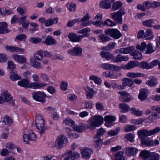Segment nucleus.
Here are the masks:
<instances>
[{"instance_id":"1","label":"nucleus","mask_w":160,"mask_h":160,"mask_svg":"<svg viewBox=\"0 0 160 160\" xmlns=\"http://www.w3.org/2000/svg\"><path fill=\"white\" fill-rule=\"evenodd\" d=\"M100 55L103 58H105L107 60L111 59L113 62H121L123 61H127L128 60V57L118 54L116 57H113V54L107 52L102 51Z\"/></svg>"},{"instance_id":"2","label":"nucleus","mask_w":160,"mask_h":160,"mask_svg":"<svg viewBox=\"0 0 160 160\" xmlns=\"http://www.w3.org/2000/svg\"><path fill=\"white\" fill-rule=\"evenodd\" d=\"M103 118L100 116H94L92 117L89 122V125L87 126V128H90L92 130L95 129V128L100 126L103 123Z\"/></svg>"},{"instance_id":"3","label":"nucleus","mask_w":160,"mask_h":160,"mask_svg":"<svg viewBox=\"0 0 160 160\" xmlns=\"http://www.w3.org/2000/svg\"><path fill=\"white\" fill-rule=\"evenodd\" d=\"M160 132V128L157 127L153 129L150 130H140L138 131L137 133L139 138H141L142 140L147 136H150L156 134Z\"/></svg>"},{"instance_id":"4","label":"nucleus","mask_w":160,"mask_h":160,"mask_svg":"<svg viewBox=\"0 0 160 160\" xmlns=\"http://www.w3.org/2000/svg\"><path fill=\"white\" fill-rule=\"evenodd\" d=\"M35 125L37 129L40 130V134L41 136L45 132V121L42 116L38 114L36 116Z\"/></svg>"},{"instance_id":"5","label":"nucleus","mask_w":160,"mask_h":160,"mask_svg":"<svg viewBox=\"0 0 160 160\" xmlns=\"http://www.w3.org/2000/svg\"><path fill=\"white\" fill-rule=\"evenodd\" d=\"M68 142V138L64 135H60L58 136L55 141L54 147L58 149H60Z\"/></svg>"},{"instance_id":"6","label":"nucleus","mask_w":160,"mask_h":160,"mask_svg":"<svg viewBox=\"0 0 160 160\" xmlns=\"http://www.w3.org/2000/svg\"><path fill=\"white\" fill-rule=\"evenodd\" d=\"M12 97L11 95L7 91H4L0 97V104L3 102H10L9 104L11 106H13L15 104V102L12 99Z\"/></svg>"},{"instance_id":"7","label":"nucleus","mask_w":160,"mask_h":160,"mask_svg":"<svg viewBox=\"0 0 160 160\" xmlns=\"http://www.w3.org/2000/svg\"><path fill=\"white\" fill-rule=\"evenodd\" d=\"M125 14L124 9H120L117 12L110 13V16L116 22L121 24L122 22V16Z\"/></svg>"},{"instance_id":"8","label":"nucleus","mask_w":160,"mask_h":160,"mask_svg":"<svg viewBox=\"0 0 160 160\" xmlns=\"http://www.w3.org/2000/svg\"><path fill=\"white\" fill-rule=\"evenodd\" d=\"M32 94L33 99L42 103L46 102V98L47 97L44 92L40 91L34 92Z\"/></svg>"},{"instance_id":"9","label":"nucleus","mask_w":160,"mask_h":160,"mask_svg":"<svg viewBox=\"0 0 160 160\" xmlns=\"http://www.w3.org/2000/svg\"><path fill=\"white\" fill-rule=\"evenodd\" d=\"M104 32L116 39L119 38L122 35L119 31L116 29H108L105 30Z\"/></svg>"},{"instance_id":"10","label":"nucleus","mask_w":160,"mask_h":160,"mask_svg":"<svg viewBox=\"0 0 160 160\" xmlns=\"http://www.w3.org/2000/svg\"><path fill=\"white\" fill-rule=\"evenodd\" d=\"M82 49L79 47H75L67 50V52L70 55L74 56H79L82 55Z\"/></svg>"},{"instance_id":"11","label":"nucleus","mask_w":160,"mask_h":160,"mask_svg":"<svg viewBox=\"0 0 160 160\" xmlns=\"http://www.w3.org/2000/svg\"><path fill=\"white\" fill-rule=\"evenodd\" d=\"M122 81L123 82L122 85L118 87L119 89H123L125 87H131L134 84V81L130 78H124L122 79Z\"/></svg>"},{"instance_id":"12","label":"nucleus","mask_w":160,"mask_h":160,"mask_svg":"<svg viewBox=\"0 0 160 160\" xmlns=\"http://www.w3.org/2000/svg\"><path fill=\"white\" fill-rule=\"evenodd\" d=\"M69 40L72 42H77L81 41L83 37L73 32H70L68 35Z\"/></svg>"},{"instance_id":"13","label":"nucleus","mask_w":160,"mask_h":160,"mask_svg":"<svg viewBox=\"0 0 160 160\" xmlns=\"http://www.w3.org/2000/svg\"><path fill=\"white\" fill-rule=\"evenodd\" d=\"M92 24L97 27L101 28L104 27L103 21H97L95 22H92L91 20H89L86 22H82L81 24V26H89Z\"/></svg>"},{"instance_id":"14","label":"nucleus","mask_w":160,"mask_h":160,"mask_svg":"<svg viewBox=\"0 0 160 160\" xmlns=\"http://www.w3.org/2000/svg\"><path fill=\"white\" fill-rule=\"evenodd\" d=\"M118 93L121 95L120 100L122 102H128L131 99V96L124 91L119 92Z\"/></svg>"},{"instance_id":"15","label":"nucleus","mask_w":160,"mask_h":160,"mask_svg":"<svg viewBox=\"0 0 160 160\" xmlns=\"http://www.w3.org/2000/svg\"><path fill=\"white\" fill-rule=\"evenodd\" d=\"M6 49L10 52H20L21 53H23L25 52V49L18 47L6 45L5 46Z\"/></svg>"},{"instance_id":"16","label":"nucleus","mask_w":160,"mask_h":160,"mask_svg":"<svg viewBox=\"0 0 160 160\" xmlns=\"http://www.w3.org/2000/svg\"><path fill=\"white\" fill-rule=\"evenodd\" d=\"M48 84L47 83H36L35 82H31L29 84L28 88H32L33 89H38L47 86Z\"/></svg>"},{"instance_id":"17","label":"nucleus","mask_w":160,"mask_h":160,"mask_svg":"<svg viewBox=\"0 0 160 160\" xmlns=\"http://www.w3.org/2000/svg\"><path fill=\"white\" fill-rule=\"evenodd\" d=\"M104 119L105 122V126L109 127L113 126L112 123L115 120L116 118L113 116L108 115L105 117Z\"/></svg>"},{"instance_id":"18","label":"nucleus","mask_w":160,"mask_h":160,"mask_svg":"<svg viewBox=\"0 0 160 160\" xmlns=\"http://www.w3.org/2000/svg\"><path fill=\"white\" fill-rule=\"evenodd\" d=\"M92 152V149L87 148L82 149L81 151V154L82 157L86 159H89Z\"/></svg>"},{"instance_id":"19","label":"nucleus","mask_w":160,"mask_h":160,"mask_svg":"<svg viewBox=\"0 0 160 160\" xmlns=\"http://www.w3.org/2000/svg\"><path fill=\"white\" fill-rule=\"evenodd\" d=\"M87 89L85 90V95L87 99L92 98L94 95L97 93V91L92 88L89 87H87Z\"/></svg>"},{"instance_id":"20","label":"nucleus","mask_w":160,"mask_h":160,"mask_svg":"<svg viewBox=\"0 0 160 160\" xmlns=\"http://www.w3.org/2000/svg\"><path fill=\"white\" fill-rule=\"evenodd\" d=\"M8 25L6 22H0V34H5L9 32Z\"/></svg>"},{"instance_id":"21","label":"nucleus","mask_w":160,"mask_h":160,"mask_svg":"<svg viewBox=\"0 0 160 160\" xmlns=\"http://www.w3.org/2000/svg\"><path fill=\"white\" fill-rule=\"evenodd\" d=\"M115 1V0H104L100 2V6L102 8L109 9L111 6V3Z\"/></svg>"},{"instance_id":"22","label":"nucleus","mask_w":160,"mask_h":160,"mask_svg":"<svg viewBox=\"0 0 160 160\" xmlns=\"http://www.w3.org/2000/svg\"><path fill=\"white\" fill-rule=\"evenodd\" d=\"M134 49V47H130L127 48H122L116 50L117 53L127 54L132 52Z\"/></svg>"},{"instance_id":"23","label":"nucleus","mask_w":160,"mask_h":160,"mask_svg":"<svg viewBox=\"0 0 160 160\" xmlns=\"http://www.w3.org/2000/svg\"><path fill=\"white\" fill-rule=\"evenodd\" d=\"M138 151V150L136 148L127 147L126 148L125 153L128 156L130 157L136 155Z\"/></svg>"},{"instance_id":"24","label":"nucleus","mask_w":160,"mask_h":160,"mask_svg":"<svg viewBox=\"0 0 160 160\" xmlns=\"http://www.w3.org/2000/svg\"><path fill=\"white\" fill-rule=\"evenodd\" d=\"M12 56L15 60L18 61L19 63L22 64L27 62L26 58L23 55L13 54Z\"/></svg>"},{"instance_id":"25","label":"nucleus","mask_w":160,"mask_h":160,"mask_svg":"<svg viewBox=\"0 0 160 160\" xmlns=\"http://www.w3.org/2000/svg\"><path fill=\"white\" fill-rule=\"evenodd\" d=\"M148 90L146 89H142L140 91L138 97L141 101H143L148 97Z\"/></svg>"},{"instance_id":"26","label":"nucleus","mask_w":160,"mask_h":160,"mask_svg":"<svg viewBox=\"0 0 160 160\" xmlns=\"http://www.w3.org/2000/svg\"><path fill=\"white\" fill-rule=\"evenodd\" d=\"M88 125H86L85 126V124H80L78 125H76L75 126L74 125V126L73 127V128L76 132L81 133L83 131L86 129H87V126Z\"/></svg>"},{"instance_id":"27","label":"nucleus","mask_w":160,"mask_h":160,"mask_svg":"<svg viewBox=\"0 0 160 160\" xmlns=\"http://www.w3.org/2000/svg\"><path fill=\"white\" fill-rule=\"evenodd\" d=\"M137 65V64L136 61H131L126 65H123V67L122 68V69H124L129 70L136 67Z\"/></svg>"},{"instance_id":"28","label":"nucleus","mask_w":160,"mask_h":160,"mask_svg":"<svg viewBox=\"0 0 160 160\" xmlns=\"http://www.w3.org/2000/svg\"><path fill=\"white\" fill-rule=\"evenodd\" d=\"M43 42L48 45H52L56 44L57 42L52 36H48Z\"/></svg>"},{"instance_id":"29","label":"nucleus","mask_w":160,"mask_h":160,"mask_svg":"<svg viewBox=\"0 0 160 160\" xmlns=\"http://www.w3.org/2000/svg\"><path fill=\"white\" fill-rule=\"evenodd\" d=\"M94 139L93 143L94 146L97 149H100L102 143V139L100 138L95 136L94 137Z\"/></svg>"},{"instance_id":"30","label":"nucleus","mask_w":160,"mask_h":160,"mask_svg":"<svg viewBox=\"0 0 160 160\" xmlns=\"http://www.w3.org/2000/svg\"><path fill=\"white\" fill-rule=\"evenodd\" d=\"M131 52V55L133 56V58L134 59L140 60L142 59V54L139 52L138 51L135 50L134 48Z\"/></svg>"},{"instance_id":"31","label":"nucleus","mask_w":160,"mask_h":160,"mask_svg":"<svg viewBox=\"0 0 160 160\" xmlns=\"http://www.w3.org/2000/svg\"><path fill=\"white\" fill-rule=\"evenodd\" d=\"M119 107L121 110L120 111L121 112H126L130 110L129 106L126 103H122L119 105Z\"/></svg>"},{"instance_id":"32","label":"nucleus","mask_w":160,"mask_h":160,"mask_svg":"<svg viewBox=\"0 0 160 160\" xmlns=\"http://www.w3.org/2000/svg\"><path fill=\"white\" fill-rule=\"evenodd\" d=\"M43 51L42 50L38 51L34 55V60L41 61L42 60L43 55Z\"/></svg>"},{"instance_id":"33","label":"nucleus","mask_w":160,"mask_h":160,"mask_svg":"<svg viewBox=\"0 0 160 160\" xmlns=\"http://www.w3.org/2000/svg\"><path fill=\"white\" fill-rule=\"evenodd\" d=\"M106 34H101L98 36L101 42L104 43L110 40L111 38Z\"/></svg>"},{"instance_id":"34","label":"nucleus","mask_w":160,"mask_h":160,"mask_svg":"<svg viewBox=\"0 0 160 160\" xmlns=\"http://www.w3.org/2000/svg\"><path fill=\"white\" fill-rule=\"evenodd\" d=\"M58 20V18H56L54 19H52L51 18L46 20L45 23V25L46 27H49L51 26L55 23H57Z\"/></svg>"},{"instance_id":"35","label":"nucleus","mask_w":160,"mask_h":160,"mask_svg":"<svg viewBox=\"0 0 160 160\" xmlns=\"http://www.w3.org/2000/svg\"><path fill=\"white\" fill-rule=\"evenodd\" d=\"M158 115L154 113L150 115L147 118H145L146 122L150 123L153 122L155 119H158Z\"/></svg>"},{"instance_id":"36","label":"nucleus","mask_w":160,"mask_h":160,"mask_svg":"<svg viewBox=\"0 0 160 160\" xmlns=\"http://www.w3.org/2000/svg\"><path fill=\"white\" fill-rule=\"evenodd\" d=\"M154 37L152 34V32L150 29H148L144 36V38H145V40H151Z\"/></svg>"},{"instance_id":"37","label":"nucleus","mask_w":160,"mask_h":160,"mask_svg":"<svg viewBox=\"0 0 160 160\" xmlns=\"http://www.w3.org/2000/svg\"><path fill=\"white\" fill-rule=\"evenodd\" d=\"M80 157V154L76 152L65 158L64 160H76Z\"/></svg>"},{"instance_id":"38","label":"nucleus","mask_w":160,"mask_h":160,"mask_svg":"<svg viewBox=\"0 0 160 160\" xmlns=\"http://www.w3.org/2000/svg\"><path fill=\"white\" fill-rule=\"evenodd\" d=\"M29 84V80L25 79L19 81L18 82V85L25 88H28Z\"/></svg>"},{"instance_id":"39","label":"nucleus","mask_w":160,"mask_h":160,"mask_svg":"<svg viewBox=\"0 0 160 160\" xmlns=\"http://www.w3.org/2000/svg\"><path fill=\"white\" fill-rule=\"evenodd\" d=\"M30 26L33 28L29 29L30 32L31 33H33L35 31L39 30V25L36 22H31L30 23Z\"/></svg>"},{"instance_id":"40","label":"nucleus","mask_w":160,"mask_h":160,"mask_svg":"<svg viewBox=\"0 0 160 160\" xmlns=\"http://www.w3.org/2000/svg\"><path fill=\"white\" fill-rule=\"evenodd\" d=\"M146 48L147 50L145 52V54H149L155 51V49L153 48L152 44L151 43H148L147 45Z\"/></svg>"},{"instance_id":"41","label":"nucleus","mask_w":160,"mask_h":160,"mask_svg":"<svg viewBox=\"0 0 160 160\" xmlns=\"http://www.w3.org/2000/svg\"><path fill=\"white\" fill-rule=\"evenodd\" d=\"M154 20L153 19H150L142 22V23L143 26L148 28L152 27V24H154Z\"/></svg>"},{"instance_id":"42","label":"nucleus","mask_w":160,"mask_h":160,"mask_svg":"<svg viewBox=\"0 0 160 160\" xmlns=\"http://www.w3.org/2000/svg\"><path fill=\"white\" fill-rule=\"evenodd\" d=\"M157 84V79L154 77H152L150 80L147 81L146 82V84L150 87L156 86Z\"/></svg>"},{"instance_id":"43","label":"nucleus","mask_w":160,"mask_h":160,"mask_svg":"<svg viewBox=\"0 0 160 160\" xmlns=\"http://www.w3.org/2000/svg\"><path fill=\"white\" fill-rule=\"evenodd\" d=\"M124 152L119 151L116 153L114 155L115 158L114 160H124L125 157L123 156Z\"/></svg>"},{"instance_id":"44","label":"nucleus","mask_w":160,"mask_h":160,"mask_svg":"<svg viewBox=\"0 0 160 160\" xmlns=\"http://www.w3.org/2000/svg\"><path fill=\"white\" fill-rule=\"evenodd\" d=\"M127 76L134 78L138 77H142L143 76V75L142 73L139 72H128L127 73Z\"/></svg>"},{"instance_id":"45","label":"nucleus","mask_w":160,"mask_h":160,"mask_svg":"<svg viewBox=\"0 0 160 160\" xmlns=\"http://www.w3.org/2000/svg\"><path fill=\"white\" fill-rule=\"evenodd\" d=\"M122 6V3L121 1H117L114 2L112 6V9L113 10H116L118 9Z\"/></svg>"},{"instance_id":"46","label":"nucleus","mask_w":160,"mask_h":160,"mask_svg":"<svg viewBox=\"0 0 160 160\" xmlns=\"http://www.w3.org/2000/svg\"><path fill=\"white\" fill-rule=\"evenodd\" d=\"M120 130V128L119 127H118L114 130H112L108 131L107 133L108 135L110 136L116 135L118 134Z\"/></svg>"},{"instance_id":"47","label":"nucleus","mask_w":160,"mask_h":160,"mask_svg":"<svg viewBox=\"0 0 160 160\" xmlns=\"http://www.w3.org/2000/svg\"><path fill=\"white\" fill-rule=\"evenodd\" d=\"M63 123L66 126H71L72 128L75 124L74 122L70 118H67L63 121Z\"/></svg>"},{"instance_id":"48","label":"nucleus","mask_w":160,"mask_h":160,"mask_svg":"<svg viewBox=\"0 0 160 160\" xmlns=\"http://www.w3.org/2000/svg\"><path fill=\"white\" fill-rule=\"evenodd\" d=\"M90 79L93 80L94 82L100 85L101 84L102 80L100 78L95 75H92L89 77Z\"/></svg>"},{"instance_id":"49","label":"nucleus","mask_w":160,"mask_h":160,"mask_svg":"<svg viewBox=\"0 0 160 160\" xmlns=\"http://www.w3.org/2000/svg\"><path fill=\"white\" fill-rule=\"evenodd\" d=\"M29 42L33 44H36L41 42L42 39L38 37H30L28 40Z\"/></svg>"},{"instance_id":"50","label":"nucleus","mask_w":160,"mask_h":160,"mask_svg":"<svg viewBox=\"0 0 160 160\" xmlns=\"http://www.w3.org/2000/svg\"><path fill=\"white\" fill-rule=\"evenodd\" d=\"M141 143L143 145H146L147 146H151L153 145V142L148 139H142L141 142Z\"/></svg>"},{"instance_id":"51","label":"nucleus","mask_w":160,"mask_h":160,"mask_svg":"<svg viewBox=\"0 0 160 160\" xmlns=\"http://www.w3.org/2000/svg\"><path fill=\"white\" fill-rule=\"evenodd\" d=\"M67 7L70 12H74L76 9V4L72 2L68 3L67 4Z\"/></svg>"},{"instance_id":"52","label":"nucleus","mask_w":160,"mask_h":160,"mask_svg":"<svg viewBox=\"0 0 160 160\" xmlns=\"http://www.w3.org/2000/svg\"><path fill=\"white\" fill-rule=\"evenodd\" d=\"M147 44L146 43L144 42L141 43V44L138 45L136 46V48L137 49L141 51H145Z\"/></svg>"},{"instance_id":"53","label":"nucleus","mask_w":160,"mask_h":160,"mask_svg":"<svg viewBox=\"0 0 160 160\" xmlns=\"http://www.w3.org/2000/svg\"><path fill=\"white\" fill-rule=\"evenodd\" d=\"M10 79L13 81L19 80L21 78L20 77L14 72H11L10 76Z\"/></svg>"},{"instance_id":"54","label":"nucleus","mask_w":160,"mask_h":160,"mask_svg":"<svg viewBox=\"0 0 160 160\" xmlns=\"http://www.w3.org/2000/svg\"><path fill=\"white\" fill-rule=\"evenodd\" d=\"M150 154L151 152L149 151L143 150L141 152L140 155L143 158L147 159L150 156Z\"/></svg>"},{"instance_id":"55","label":"nucleus","mask_w":160,"mask_h":160,"mask_svg":"<svg viewBox=\"0 0 160 160\" xmlns=\"http://www.w3.org/2000/svg\"><path fill=\"white\" fill-rule=\"evenodd\" d=\"M104 26L105 25L112 27L116 25L115 22L110 19H107L103 22Z\"/></svg>"},{"instance_id":"56","label":"nucleus","mask_w":160,"mask_h":160,"mask_svg":"<svg viewBox=\"0 0 160 160\" xmlns=\"http://www.w3.org/2000/svg\"><path fill=\"white\" fill-rule=\"evenodd\" d=\"M125 138L127 140L131 142H133L134 141V136L132 133H129L126 134L125 136Z\"/></svg>"},{"instance_id":"57","label":"nucleus","mask_w":160,"mask_h":160,"mask_svg":"<svg viewBox=\"0 0 160 160\" xmlns=\"http://www.w3.org/2000/svg\"><path fill=\"white\" fill-rule=\"evenodd\" d=\"M130 111H131L132 113L135 115L140 116L142 115V111L138 110H137L135 108H131Z\"/></svg>"},{"instance_id":"58","label":"nucleus","mask_w":160,"mask_h":160,"mask_svg":"<svg viewBox=\"0 0 160 160\" xmlns=\"http://www.w3.org/2000/svg\"><path fill=\"white\" fill-rule=\"evenodd\" d=\"M3 122L5 124H10L12 122V119L8 116L6 115L4 118H3Z\"/></svg>"},{"instance_id":"59","label":"nucleus","mask_w":160,"mask_h":160,"mask_svg":"<svg viewBox=\"0 0 160 160\" xmlns=\"http://www.w3.org/2000/svg\"><path fill=\"white\" fill-rule=\"evenodd\" d=\"M140 67L143 68L145 69H151V67L150 66V64H148L145 62H140L139 64Z\"/></svg>"},{"instance_id":"60","label":"nucleus","mask_w":160,"mask_h":160,"mask_svg":"<svg viewBox=\"0 0 160 160\" xmlns=\"http://www.w3.org/2000/svg\"><path fill=\"white\" fill-rule=\"evenodd\" d=\"M105 132V130L102 128H100L98 129L97 133L95 136L100 138L102 136Z\"/></svg>"},{"instance_id":"61","label":"nucleus","mask_w":160,"mask_h":160,"mask_svg":"<svg viewBox=\"0 0 160 160\" xmlns=\"http://www.w3.org/2000/svg\"><path fill=\"white\" fill-rule=\"evenodd\" d=\"M28 135L30 138V140L35 141L36 140V135L32 130L30 129L29 131Z\"/></svg>"},{"instance_id":"62","label":"nucleus","mask_w":160,"mask_h":160,"mask_svg":"<svg viewBox=\"0 0 160 160\" xmlns=\"http://www.w3.org/2000/svg\"><path fill=\"white\" fill-rule=\"evenodd\" d=\"M34 61H32V66L33 67L37 69H40L42 68V67L41 65V63L38 62L36 61V60H34Z\"/></svg>"},{"instance_id":"63","label":"nucleus","mask_w":160,"mask_h":160,"mask_svg":"<svg viewBox=\"0 0 160 160\" xmlns=\"http://www.w3.org/2000/svg\"><path fill=\"white\" fill-rule=\"evenodd\" d=\"M77 98V96L74 94H69L68 96V99L72 102L75 101Z\"/></svg>"},{"instance_id":"64","label":"nucleus","mask_w":160,"mask_h":160,"mask_svg":"<svg viewBox=\"0 0 160 160\" xmlns=\"http://www.w3.org/2000/svg\"><path fill=\"white\" fill-rule=\"evenodd\" d=\"M8 59V58L5 54L0 53V62H6Z\"/></svg>"}]
</instances>
